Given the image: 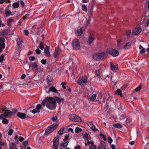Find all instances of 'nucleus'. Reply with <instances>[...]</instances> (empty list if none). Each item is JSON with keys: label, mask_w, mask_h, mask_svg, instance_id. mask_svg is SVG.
<instances>
[{"label": "nucleus", "mask_w": 149, "mask_h": 149, "mask_svg": "<svg viewBox=\"0 0 149 149\" xmlns=\"http://www.w3.org/2000/svg\"><path fill=\"white\" fill-rule=\"evenodd\" d=\"M141 84H140L135 89L134 91H138L141 90Z\"/></svg>", "instance_id": "39"}, {"label": "nucleus", "mask_w": 149, "mask_h": 149, "mask_svg": "<svg viewBox=\"0 0 149 149\" xmlns=\"http://www.w3.org/2000/svg\"><path fill=\"white\" fill-rule=\"evenodd\" d=\"M89 148L90 149H96V145L90 146L89 147Z\"/></svg>", "instance_id": "55"}, {"label": "nucleus", "mask_w": 149, "mask_h": 149, "mask_svg": "<svg viewBox=\"0 0 149 149\" xmlns=\"http://www.w3.org/2000/svg\"><path fill=\"white\" fill-rule=\"evenodd\" d=\"M95 36L92 34H90L88 40V42L89 44L91 43L95 39Z\"/></svg>", "instance_id": "18"}, {"label": "nucleus", "mask_w": 149, "mask_h": 149, "mask_svg": "<svg viewBox=\"0 0 149 149\" xmlns=\"http://www.w3.org/2000/svg\"><path fill=\"white\" fill-rule=\"evenodd\" d=\"M113 126L114 127L118 129H120L122 127V125L118 123L114 124L113 125Z\"/></svg>", "instance_id": "27"}, {"label": "nucleus", "mask_w": 149, "mask_h": 149, "mask_svg": "<svg viewBox=\"0 0 149 149\" xmlns=\"http://www.w3.org/2000/svg\"><path fill=\"white\" fill-rule=\"evenodd\" d=\"M59 139L58 138L55 137L53 140V144L54 148L57 149L59 145Z\"/></svg>", "instance_id": "8"}, {"label": "nucleus", "mask_w": 149, "mask_h": 149, "mask_svg": "<svg viewBox=\"0 0 149 149\" xmlns=\"http://www.w3.org/2000/svg\"><path fill=\"white\" fill-rule=\"evenodd\" d=\"M149 24V19H147L146 22L145 23V25L146 26H148Z\"/></svg>", "instance_id": "64"}, {"label": "nucleus", "mask_w": 149, "mask_h": 149, "mask_svg": "<svg viewBox=\"0 0 149 149\" xmlns=\"http://www.w3.org/2000/svg\"><path fill=\"white\" fill-rule=\"evenodd\" d=\"M29 67L32 68V70L35 72H37L38 70V65L36 63L31 62L29 64Z\"/></svg>", "instance_id": "7"}, {"label": "nucleus", "mask_w": 149, "mask_h": 149, "mask_svg": "<svg viewBox=\"0 0 149 149\" xmlns=\"http://www.w3.org/2000/svg\"><path fill=\"white\" fill-rule=\"evenodd\" d=\"M69 118L70 120L74 122H80L81 121L80 117L74 114L70 115Z\"/></svg>", "instance_id": "6"}, {"label": "nucleus", "mask_w": 149, "mask_h": 149, "mask_svg": "<svg viewBox=\"0 0 149 149\" xmlns=\"http://www.w3.org/2000/svg\"><path fill=\"white\" fill-rule=\"evenodd\" d=\"M36 54H40L41 53L40 50L38 48L36 49Z\"/></svg>", "instance_id": "58"}, {"label": "nucleus", "mask_w": 149, "mask_h": 149, "mask_svg": "<svg viewBox=\"0 0 149 149\" xmlns=\"http://www.w3.org/2000/svg\"><path fill=\"white\" fill-rule=\"evenodd\" d=\"M18 111L16 109H13L12 110V111L13 112V115H14Z\"/></svg>", "instance_id": "53"}, {"label": "nucleus", "mask_w": 149, "mask_h": 149, "mask_svg": "<svg viewBox=\"0 0 149 149\" xmlns=\"http://www.w3.org/2000/svg\"><path fill=\"white\" fill-rule=\"evenodd\" d=\"M57 119V117L56 116H53L51 118V120L53 121H56Z\"/></svg>", "instance_id": "54"}, {"label": "nucleus", "mask_w": 149, "mask_h": 149, "mask_svg": "<svg viewBox=\"0 0 149 149\" xmlns=\"http://www.w3.org/2000/svg\"><path fill=\"white\" fill-rule=\"evenodd\" d=\"M72 45V47L75 49H79L81 47L79 41L77 39H74L73 40Z\"/></svg>", "instance_id": "5"}, {"label": "nucleus", "mask_w": 149, "mask_h": 149, "mask_svg": "<svg viewBox=\"0 0 149 149\" xmlns=\"http://www.w3.org/2000/svg\"><path fill=\"white\" fill-rule=\"evenodd\" d=\"M13 6L15 8H18L19 6V4L18 2H15L13 4Z\"/></svg>", "instance_id": "34"}, {"label": "nucleus", "mask_w": 149, "mask_h": 149, "mask_svg": "<svg viewBox=\"0 0 149 149\" xmlns=\"http://www.w3.org/2000/svg\"><path fill=\"white\" fill-rule=\"evenodd\" d=\"M131 43L130 42L127 43L124 46V49H128L130 47Z\"/></svg>", "instance_id": "26"}, {"label": "nucleus", "mask_w": 149, "mask_h": 149, "mask_svg": "<svg viewBox=\"0 0 149 149\" xmlns=\"http://www.w3.org/2000/svg\"><path fill=\"white\" fill-rule=\"evenodd\" d=\"M146 52L145 49L144 48H143L140 51V53L141 54H144Z\"/></svg>", "instance_id": "57"}, {"label": "nucleus", "mask_w": 149, "mask_h": 149, "mask_svg": "<svg viewBox=\"0 0 149 149\" xmlns=\"http://www.w3.org/2000/svg\"><path fill=\"white\" fill-rule=\"evenodd\" d=\"M17 44L18 45H20L22 42V40L20 38H19L17 39V40H16Z\"/></svg>", "instance_id": "31"}, {"label": "nucleus", "mask_w": 149, "mask_h": 149, "mask_svg": "<svg viewBox=\"0 0 149 149\" xmlns=\"http://www.w3.org/2000/svg\"><path fill=\"white\" fill-rule=\"evenodd\" d=\"M11 13V11L9 10H6L5 13V14L6 17H8L10 16Z\"/></svg>", "instance_id": "32"}, {"label": "nucleus", "mask_w": 149, "mask_h": 149, "mask_svg": "<svg viewBox=\"0 0 149 149\" xmlns=\"http://www.w3.org/2000/svg\"><path fill=\"white\" fill-rule=\"evenodd\" d=\"M68 143V142L67 141L65 143H62L61 144V145L62 146H63L64 147H66L67 146Z\"/></svg>", "instance_id": "41"}, {"label": "nucleus", "mask_w": 149, "mask_h": 149, "mask_svg": "<svg viewBox=\"0 0 149 149\" xmlns=\"http://www.w3.org/2000/svg\"><path fill=\"white\" fill-rule=\"evenodd\" d=\"M82 10L85 11H86L87 10V8L85 5H83L82 6Z\"/></svg>", "instance_id": "45"}, {"label": "nucleus", "mask_w": 149, "mask_h": 149, "mask_svg": "<svg viewBox=\"0 0 149 149\" xmlns=\"http://www.w3.org/2000/svg\"><path fill=\"white\" fill-rule=\"evenodd\" d=\"M88 125L92 130H98L96 129V127L94 125L92 122L88 123Z\"/></svg>", "instance_id": "15"}, {"label": "nucleus", "mask_w": 149, "mask_h": 149, "mask_svg": "<svg viewBox=\"0 0 149 149\" xmlns=\"http://www.w3.org/2000/svg\"><path fill=\"white\" fill-rule=\"evenodd\" d=\"M70 126L69 125L68 127H65L60 129L59 130H73L74 129L71 128H68Z\"/></svg>", "instance_id": "25"}, {"label": "nucleus", "mask_w": 149, "mask_h": 149, "mask_svg": "<svg viewBox=\"0 0 149 149\" xmlns=\"http://www.w3.org/2000/svg\"><path fill=\"white\" fill-rule=\"evenodd\" d=\"M61 50L59 49H56V51L54 53V57L55 58H57L59 55L60 52Z\"/></svg>", "instance_id": "23"}, {"label": "nucleus", "mask_w": 149, "mask_h": 149, "mask_svg": "<svg viewBox=\"0 0 149 149\" xmlns=\"http://www.w3.org/2000/svg\"><path fill=\"white\" fill-rule=\"evenodd\" d=\"M95 74L97 76H98V77L100 78L101 77V73L99 69H97L95 71Z\"/></svg>", "instance_id": "28"}, {"label": "nucleus", "mask_w": 149, "mask_h": 149, "mask_svg": "<svg viewBox=\"0 0 149 149\" xmlns=\"http://www.w3.org/2000/svg\"><path fill=\"white\" fill-rule=\"evenodd\" d=\"M49 91H52L56 93H58V91L54 86H52L49 89Z\"/></svg>", "instance_id": "24"}, {"label": "nucleus", "mask_w": 149, "mask_h": 149, "mask_svg": "<svg viewBox=\"0 0 149 149\" xmlns=\"http://www.w3.org/2000/svg\"><path fill=\"white\" fill-rule=\"evenodd\" d=\"M35 59V58L34 56H30L29 57V59L31 61H34Z\"/></svg>", "instance_id": "59"}, {"label": "nucleus", "mask_w": 149, "mask_h": 149, "mask_svg": "<svg viewBox=\"0 0 149 149\" xmlns=\"http://www.w3.org/2000/svg\"><path fill=\"white\" fill-rule=\"evenodd\" d=\"M5 112L3 114L0 115V119H1L3 117H10L13 116V112L10 110L6 109L4 111Z\"/></svg>", "instance_id": "4"}, {"label": "nucleus", "mask_w": 149, "mask_h": 149, "mask_svg": "<svg viewBox=\"0 0 149 149\" xmlns=\"http://www.w3.org/2000/svg\"><path fill=\"white\" fill-rule=\"evenodd\" d=\"M131 33V31L130 30H129L128 31H126V36L127 38H130V36Z\"/></svg>", "instance_id": "36"}, {"label": "nucleus", "mask_w": 149, "mask_h": 149, "mask_svg": "<svg viewBox=\"0 0 149 149\" xmlns=\"http://www.w3.org/2000/svg\"><path fill=\"white\" fill-rule=\"evenodd\" d=\"M87 78L86 76H84L82 77L81 80L79 82V84L81 85H84L87 82Z\"/></svg>", "instance_id": "12"}, {"label": "nucleus", "mask_w": 149, "mask_h": 149, "mask_svg": "<svg viewBox=\"0 0 149 149\" xmlns=\"http://www.w3.org/2000/svg\"><path fill=\"white\" fill-rule=\"evenodd\" d=\"M42 107L41 105L40 104H37V105L36 106V109L38 111Z\"/></svg>", "instance_id": "51"}, {"label": "nucleus", "mask_w": 149, "mask_h": 149, "mask_svg": "<svg viewBox=\"0 0 149 149\" xmlns=\"http://www.w3.org/2000/svg\"><path fill=\"white\" fill-rule=\"evenodd\" d=\"M49 48L48 46H46L45 48L44 52L45 55L47 57H49L51 56L49 52Z\"/></svg>", "instance_id": "10"}, {"label": "nucleus", "mask_w": 149, "mask_h": 149, "mask_svg": "<svg viewBox=\"0 0 149 149\" xmlns=\"http://www.w3.org/2000/svg\"><path fill=\"white\" fill-rule=\"evenodd\" d=\"M31 111L33 113L35 114L36 113H39L40 111V110L38 111L36 109H34L32 110Z\"/></svg>", "instance_id": "40"}, {"label": "nucleus", "mask_w": 149, "mask_h": 149, "mask_svg": "<svg viewBox=\"0 0 149 149\" xmlns=\"http://www.w3.org/2000/svg\"><path fill=\"white\" fill-rule=\"evenodd\" d=\"M5 117H3L1 119H3L2 122L3 123L6 124L8 123V120L6 118H5Z\"/></svg>", "instance_id": "33"}, {"label": "nucleus", "mask_w": 149, "mask_h": 149, "mask_svg": "<svg viewBox=\"0 0 149 149\" xmlns=\"http://www.w3.org/2000/svg\"><path fill=\"white\" fill-rule=\"evenodd\" d=\"M5 41V39L3 37H0V42L1 43H3Z\"/></svg>", "instance_id": "56"}, {"label": "nucleus", "mask_w": 149, "mask_h": 149, "mask_svg": "<svg viewBox=\"0 0 149 149\" xmlns=\"http://www.w3.org/2000/svg\"><path fill=\"white\" fill-rule=\"evenodd\" d=\"M117 107L118 109L120 110H123L125 108V107L123 104L121 103L120 102H118L117 104Z\"/></svg>", "instance_id": "16"}, {"label": "nucleus", "mask_w": 149, "mask_h": 149, "mask_svg": "<svg viewBox=\"0 0 149 149\" xmlns=\"http://www.w3.org/2000/svg\"><path fill=\"white\" fill-rule=\"evenodd\" d=\"M41 62L42 64L45 65L47 63V61L46 59H42L41 60Z\"/></svg>", "instance_id": "52"}, {"label": "nucleus", "mask_w": 149, "mask_h": 149, "mask_svg": "<svg viewBox=\"0 0 149 149\" xmlns=\"http://www.w3.org/2000/svg\"><path fill=\"white\" fill-rule=\"evenodd\" d=\"M4 56L3 54H2L0 56V63H2L3 61Z\"/></svg>", "instance_id": "43"}, {"label": "nucleus", "mask_w": 149, "mask_h": 149, "mask_svg": "<svg viewBox=\"0 0 149 149\" xmlns=\"http://www.w3.org/2000/svg\"><path fill=\"white\" fill-rule=\"evenodd\" d=\"M55 100L53 98L51 97H46L45 99L42 102V104L44 106L47 104H53L56 103Z\"/></svg>", "instance_id": "3"}, {"label": "nucleus", "mask_w": 149, "mask_h": 149, "mask_svg": "<svg viewBox=\"0 0 149 149\" xmlns=\"http://www.w3.org/2000/svg\"><path fill=\"white\" fill-rule=\"evenodd\" d=\"M131 121H132V120L130 118H127L126 119L125 122L126 124H128V123H130V122Z\"/></svg>", "instance_id": "46"}, {"label": "nucleus", "mask_w": 149, "mask_h": 149, "mask_svg": "<svg viewBox=\"0 0 149 149\" xmlns=\"http://www.w3.org/2000/svg\"><path fill=\"white\" fill-rule=\"evenodd\" d=\"M52 78L50 76H48L47 77V80L48 81L51 82L52 80Z\"/></svg>", "instance_id": "44"}, {"label": "nucleus", "mask_w": 149, "mask_h": 149, "mask_svg": "<svg viewBox=\"0 0 149 149\" xmlns=\"http://www.w3.org/2000/svg\"><path fill=\"white\" fill-rule=\"evenodd\" d=\"M115 93L116 94L118 95H122V91L120 89H117L115 92Z\"/></svg>", "instance_id": "35"}, {"label": "nucleus", "mask_w": 149, "mask_h": 149, "mask_svg": "<svg viewBox=\"0 0 149 149\" xmlns=\"http://www.w3.org/2000/svg\"><path fill=\"white\" fill-rule=\"evenodd\" d=\"M108 56V54L106 52H102L97 54L93 56V59L96 60H102L106 58Z\"/></svg>", "instance_id": "1"}, {"label": "nucleus", "mask_w": 149, "mask_h": 149, "mask_svg": "<svg viewBox=\"0 0 149 149\" xmlns=\"http://www.w3.org/2000/svg\"><path fill=\"white\" fill-rule=\"evenodd\" d=\"M39 48L42 50H43L44 48V45L42 42L40 44Z\"/></svg>", "instance_id": "48"}, {"label": "nucleus", "mask_w": 149, "mask_h": 149, "mask_svg": "<svg viewBox=\"0 0 149 149\" xmlns=\"http://www.w3.org/2000/svg\"><path fill=\"white\" fill-rule=\"evenodd\" d=\"M55 97L56 98V101L57 103H60L61 102V100L58 97Z\"/></svg>", "instance_id": "42"}, {"label": "nucleus", "mask_w": 149, "mask_h": 149, "mask_svg": "<svg viewBox=\"0 0 149 149\" xmlns=\"http://www.w3.org/2000/svg\"><path fill=\"white\" fill-rule=\"evenodd\" d=\"M107 54L111 55L113 57H116L119 55L118 52L116 49L112 48H109L106 50Z\"/></svg>", "instance_id": "2"}, {"label": "nucleus", "mask_w": 149, "mask_h": 149, "mask_svg": "<svg viewBox=\"0 0 149 149\" xmlns=\"http://www.w3.org/2000/svg\"><path fill=\"white\" fill-rule=\"evenodd\" d=\"M23 144L24 147H26L28 145V141H25L23 143Z\"/></svg>", "instance_id": "50"}, {"label": "nucleus", "mask_w": 149, "mask_h": 149, "mask_svg": "<svg viewBox=\"0 0 149 149\" xmlns=\"http://www.w3.org/2000/svg\"><path fill=\"white\" fill-rule=\"evenodd\" d=\"M142 29L140 27L136 28L132 32V34L134 35L139 34L141 31Z\"/></svg>", "instance_id": "14"}, {"label": "nucleus", "mask_w": 149, "mask_h": 149, "mask_svg": "<svg viewBox=\"0 0 149 149\" xmlns=\"http://www.w3.org/2000/svg\"><path fill=\"white\" fill-rule=\"evenodd\" d=\"M16 146V145L14 142L10 143V148L11 149H13Z\"/></svg>", "instance_id": "29"}, {"label": "nucleus", "mask_w": 149, "mask_h": 149, "mask_svg": "<svg viewBox=\"0 0 149 149\" xmlns=\"http://www.w3.org/2000/svg\"><path fill=\"white\" fill-rule=\"evenodd\" d=\"M58 126V124L56 123L54 124L47 127L45 130H54L57 128Z\"/></svg>", "instance_id": "9"}, {"label": "nucleus", "mask_w": 149, "mask_h": 149, "mask_svg": "<svg viewBox=\"0 0 149 149\" xmlns=\"http://www.w3.org/2000/svg\"><path fill=\"white\" fill-rule=\"evenodd\" d=\"M83 138L85 140L88 141V134L86 133L83 136Z\"/></svg>", "instance_id": "37"}, {"label": "nucleus", "mask_w": 149, "mask_h": 149, "mask_svg": "<svg viewBox=\"0 0 149 149\" xmlns=\"http://www.w3.org/2000/svg\"><path fill=\"white\" fill-rule=\"evenodd\" d=\"M126 117V115L125 114H122L119 117V118L121 120L125 119Z\"/></svg>", "instance_id": "38"}, {"label": "nucleus", "mask_w": 149, "mask_h": 149, "mask_svg": "<svg viewBox=\"0 0 149 149\" xmlns=\"http://www.w3.org/2000/svg\"><path fill=\"white\" fill-rule=\"evenodd\" d=\"M17 116L22 119H24L26 117H29L28 116H27L26 114L24 113L18 112L17 113Z\"/></svg>", "instance_id": "13"}, {"label": "nucleus", "mask_w": 149, "mask_h": 149, "mask_svg": "<svg viewBox=\"0 0 149 149\" xmlns=\"http://www.w3.org/2000/svg\"><path fill=\"white\" fill-rule=\"evenodd\" d=\"M0 46L2 47L1 48H2V49L4 48L5 46V43H1V44L0 43Z\"/></svg>", "instance_id": "61"}, {"label": "nucleus", "mask_w": 149, "mask_h": 149, "mask_svg": "<svg viewBox=\"0 0 149 149\" xmlns=\"http://www.w3.org/2000/svg\"><path fill=\"white\" fill-rule=\"evenodd\" d=\"M9 29H5L1 32V36L4 37L6 38H8V35Z\"/></svg>", "instance_id": "17"}, {"label": "nucleus", "mask_w": 149, "mask_h": 149, "mask_svg": "<svg viewBox=\"0 0 149 149\" xmlns=\"http://www.w3.org/2000/svg\"><path fill=\"white\" fill-rule=\"evenodd\" d=\"M61 84L62 86V87L63 89H65L66 88L65 86L66 85V84L65 82H62L61 83Z\"/></svg>", "instance_id": "47"}, {"label": "nucleus", "mask_w": 149, "mask_h": 149, "mask_svg": "<svg viewBox=\"0 0 149 149\" xmlns=\"http://www.w3.org/2000/svg\"><path fill=\"white\" fill-rule=\"evenodd\" d=\"M83 32L82 29L81 28L78 29L76 32V35L78 36H81Z\"/></svg>", "instance_id": "22"}, {"label": "nucleus", "mask_w": 149, "mask_h": 149, "mask_svg": "<svg viewBox=\"0 0 149 149\" xmlns=\"http://www.w3.org/2000/svg\"><path fill=\"white\" fill-rule=\"evenodd\" d=\"M13 19L10 18L8 19L7 20V22H9L10 23H12L13 22Z\"/></svg>", "instance_id": "60"}, {"label": "nucleus", "mask_w": 149, "mask_h": 149, "mask_svg": "<svg viewBox=\"0 0 149 149\" xmlns=\"http://www.w3.org/2000/svg\"><path fill=\"white\" fill-rule=\"evenodd\" d=\"M141 133L140 131H133L132 134L133 137H136L140 135Z\"/></svg>", "instance_id": "20"}, {"label": "nucleus", "mask_w": 149, "mask_h": 149, "mask_svg": "<svg viewBox=\"0 0 149 149\" xmlns=\"http://www.w3.org/2000/svg\"><path fill=\"white\" fill-rule=\"evenodd\" d=\"M45 106H46L47 108L49 109L54 110L56 108V103L53 104L49 103L46 104Z\"/></svg>", "instance_id": "11"}, {"label": "nucleus", "mask_w": 149, "mask_h": 149, "mask_svg": "<svg viewBox=\"0 0 149 149\" xmlns=\"http://www.w3.org/2000/svg\"><path fill=\"white\" fill-rule=\"evenodd\" d=\"M96 97V95L95 94L92 95L90 97V100L92 101H94Z\"/></svg>", "instance_id": "30"}, {"label": "nucleus", "mask_w": 149, "mask_h": 149, "mask_svg": "<svg viewBox=\"0 0 149 149\" xmlns=\"http://www.w3.org/2000/svg\"><path fill=\"white\" fill-rule=\"evenodd\" d=\"M111 68L113 71L116 72L118 68L117 65H114L111 63L110 65Z\"/></svg>", "instance_id": "19"}, {"label": "nucleus", "mask_w": 149, "mask_h": 149, "mask_svg": "<svg viewBox=\"0 0 149 149\" xmlns=\"http://www.w3.org/2000/svg\"><path fill=\"white\" fill-rule=\"evenodd\" d=\"M105 142L103 141L101 142L98 147L99 149H106L105 148Z\"/></svg>", "instance_id": "21"}, {"label": "nucleus", "mask_w": 149, "mask_h": 149, "mask_svg": "<svg viewBox=\"0 0 149 149\" xmlns=\"http://www.w3.org/2000/svg\"><path fill=\"white\" fill-rule=\"evenodd\" d=\"M24 33H25V34L26 35V36H27L28 35V34H29V32L27 30H25L24 31Z\"/></svg>", "instance_id": "62"}, {"label": "nucleus", "mask_w": 149, "mask_h": 149, "mask_svg": "<svg viewBox=\"0 0 149 149\" xmlns=\"http://www.w3.org/2000/svg\"><path fill=\"white\" fill-rule=\"evenodd\" d=\"M19 141H20V142H22V141H23L24 140V138L22 137H21V136H20L19 137Z\"/></svg>", "instance_id": "63"}, {"label": "nucleus", "mask_w": 149, "mask_h": 149, "mask_svg": "<svg viewBox=\"0 0 149 149\" xmlns=\"http://www.w3.org/2000/svg\"><path fill=\"white\" fill-rule=\"evenodd\" d=\"M53 131H45V134H44V136H47L51 132H52Z\"/></svg>", "instance_id": "49"}]
</instances>
